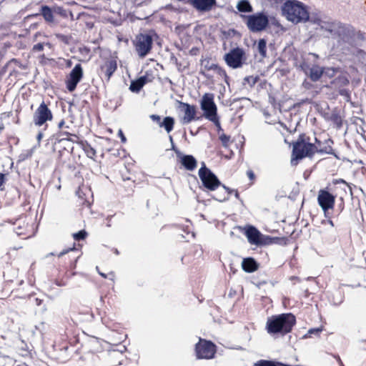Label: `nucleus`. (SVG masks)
Listing matches in <instances>:
<instances>
[{
    "mask_svg": "<svg viewBox=\"0 0 366 366\" xmlns=\"http://www.w3.org/2000/svg\"><path fill=\"white\" fill-rule=\"evenodd\" d=\"M296 323V318L292 313H282L268 317L266 330L269 335H285L290 332Z\"/></svg>",
    "mask_w": 366,
    "mask_h": 366,
    "instance_id": "obj_1",
    "label": "nucleus"
},
{
    "mask_svg": "<svg viewBox=\"0 0 366 366\" xmlns=\"http://www.w3.org/2000/svg\"><path fill=\"white\" fill-rule=\"evenodd\" d=\"M282 14L286 19L294 23L306 22L310 19L306 6L297 0H287L282 6Z\"/></svg>",
    "mask_w": 366,
    "mask_h": 366,
    "instance_id": "obj_2",
    "label": "nucleus"
},
{
    "mask_svg": "<svg viewBox=\"0 0 366 366\" xmlns=\"http://www.w3.org/2000/svg\"><path fill=\"white\" fill-rule=\"evenodd\" d=\"M337 41V47L343 52L354 45L355 31L350 25L338 22L332 36Z\"/></svg>",
    "mask_w": 366,
    "mask_h": 366,
    "instance_id": "obj_3",
    "label": "nucleus"
},
{
    "mask_svg": "<svg viewBox=\"0 0 366 366\" xmlns=\"http://www.w3.org/2000/svg\"><path fill=\"white\" fill-rule=\"evenodd\" d=\"M316 147L312 143L306 142L305 136L301 135L293 144L292 163L294 160L302 159L305 157L312 156Z\"/></svg>",
    "mask_w": 366,
    "mask_h": 366,
    "instance_id": "obj_4",
    "label": "nucleus"
},
{
    "mask_svg": "<svg viewBox=\"0 0 366 366\" xmlns=\"http://www.w3.org/2000/svg\"><path fill=\"white\" fill-rule=\"evenodd\" d=\"M247 19L246 24L249 30L252 32H258L266 29L269 24V19L263 12H259L252 15H242Z\"/></svg>",
    "mask_w": 366,
    "mask_h": 366,
    "instance_id": "obj_5",
    "label": "nucleus"
},
{
    "mask_svg": "<svg viewBox=\"0 0 366 366\" xmlns=\"http://www.w3.org/2000/svg\"><path fill=\"white\" fill-rule=\"evenodd\" d=\"M224 60L227 66L232 69L242 68L246 64L245 51L239 47L233 48L224 56Z\"/></svg>",
    "mask_w": 366,
    "mask_h": 366,
    "instance_id": "obj_6",
    "label": "nucleus"
},
{
    "mask_svg": "<svg viewBox=\"0 0 366 366\" xmlns=\"http://www.w3.org/2000/svg\"><path fill=\"white\" fill-rule=\"evenodd\" d=\"M201 109L204 112V116L211 122H217V109L214 102V94L206 93L201 100Z\"/></svg>",
    "mask_w": 366,
    "mask_h": 366,
    "instance_id": "obj_7",
    "label": "nucleus"
},
{
    "mask_svg": "<svg viewBox=\"0 0 366 366\" xmlns=\"http://www.w3.org/2000/svg\"><path fill=\"white\" fill-rule=\"evenodd\" d=\"M199 177L203 186L208 190L214 191L221 185L217 177L208 169L204 163L199 170Z\"/></svg>",
    "mask_w": 366,
    "mask_h": 366,
    "instance_id": "obj_8",
    "label": "nucleus"
},
{
    "mask_svg": "<svg viewBox=\"0 0 366 366\" xmlns=\"http://www.w3.org/2000/svg\"><path fill=\"white\" fill-rule=\"evenodd\" d=\"M153 39L150 34H139L136 36L134 46L140 58L145 57L152 48Z\"/></svg>",
    "mask_w": 366,
    "mask_h": 366,
    "instance_id": "obj_9",
    "label": "nucleus"
},
{
    "mask_svg": "<svg viewBox=\"0 0 366 366\" xmlns=\"http://www.w3.org/2000/svg\"><path fill=\"white\" fill-rule=\"evenodd\" d=\"M245 235L251 244L259 246L271 242V238L269 236L263 235L255 227L252 225L245 228Z\"/></svg>",
    "mask_w": 366,
    "mask_h": 366,
    "instance_id": "obj_10",
    "label": "nucleus"
},
{
    "mask_svg": "<svg viewBox=\"0 0 366 366\" xmlns=\"http://www.w3.org/2000/svg\"><path fill=\"white\" fill-rule=\"evenodd\" d=\"M195 351L198 359H212L216 352V346L211 341L200 339Z\"/></svg>",
    "mask_w": 366,
    "mask_h": 366,
    "instance_id": "obj_11",
    "label": "nucleus"
},
{
    "mask_svg": "<svg viewBox=\"0 0 366 366\" xmlns=\"http://www.w3.org/2000/svg\"><path fill=\"white\" fill-rule=\"evenodd\" d=\"M52 113L44 102H42L34 114L33 122L36 126H42L52 119Z\"/></svg>",
    "mask_w": 366,
    "mask_h": 366,
    "instance_id": "obj_12",
    "label": "nucleus"
},
{
    "mask_svg": "<svg viewBox=\"0 0 366 366\" xmlns=\"http://www.w3.org/2000/svg\"><path fill=\"white\" fill-rule=\"evenodd\" d=\"M82 77L83 69L80 64H77L71 71L69 77L66 81V89L71 92L74 91Z\"/></svg>",
    "mask_w": 366,
    "mask_h": 366,
    "instance_id": "obj_13",
    "label": "nucleus"
},
{
    "mask_svg": "<svg viewBox=\"0 0 366 366\" xmlns=\"http://www.w3.org/2000/svg\"><path fill=\"white\" fill-rule=\"evenodd\" d=\"M318 204L324 212L332 209L335 205V197L329 192L321 189L317 197Z\"/></svg>",
    "mask_w": 366,
    "mask_h": 366,
    "instance_id": "obj_14",
    "label": "nucleus"
},
{
    "mask_svg": "<svg viewBox=\"0 0 366 366\" xmlns=\"http://www.w3.org/2000/svg\"><path fill=\"white\" fill-rule=\"evenodd\" d=\"M187 3L197 11L204 13L212 10L217 5V0H187Z\"/></svg>",
    "mask_w": 366,
    "mask_h": 366,
    "instance_id": "obj_15",
    "label": "nucleus"
},
{
    "mask_svg": "<svg viewBox=\"0 0 366 366\" xmlns=\"http://www.w3.org/2000/svg\"><path fill=\"white\" fill-rule=\"evenodd\" d=\"M179 108L181 111L184 112V115L182 118L183 124H189L192 121L195 119L196 115V107L194 105H190L189 104L184 103L182 102H179Z\"/></svg>",
    "mask_w": 366,
    "mask_h": 366,
    "instance_id": "obj_16",
    "label": "nucleus"
},
{
    "mask_svg": "<svg viewBox=\"0 0 366 366\" xmlns=\"http://www.w3.org/2000/svg\"><path fill=\"white\" fill-rule=\"evenodd\" d=\"M39 15H41L44 19V21L49 24L54 23V12L52 7H50L46 5H42L40 7L39 13L35 14L32 15H29L26 18L37 16Z\"/></svg>",
    "mask_w": 366,
    "mask_h": 366,
    "instance_id": "obj_17",
    "label": "nucleus"
},
{
    "mask_svg": "<svg viewBox=\"0 0 366 366\" xmlns=\"http://www.w3.org/2000/svg\"><path fill=\"white\" fill-rule=\"evenodd\" d=\"M179 157L181 159L182 164L186 169L193 171L197 167V160L192 155L182 154Z\"/></svg>",
    "mask_w": 366,
    "mask_h": 366,
    "instance_id": "obj_18",
    "label": "nucleus"
},
{
    "mask_svg": "<svg viewBox=\"0 0 366 366\" xmlns=\"http://www.w3.org/2000/svg\"><path fill=\"white\" fill-rule=\"evenodd\" d=\"M242 267L244 272L252 273L257 270L259 264L254 258L247 257L243 259Z\"/></svg>",
    "mask_w": 366,
    "mask_h": 366,
    "instance_id": "obj_19",
    "label": "nucleus"
},
{
    "mask_svg": "<svg viewBox=\"0 0 366 366\" xmlns=\"http://www.w3.org/2000/svg\"><path fill=\"white\" fill-rule=\"evenodd\" d=\"M234 194V196L237 199H239V192L237 190L230 189L224 185H222V194L218 192L216 195L213 197L214 199L219 202H224L227 200L229 198V194Z\"/></svg>",
    "mask_w": 366,
    "mask_h": 366,
    "instance_id": "obj_20",
    "label": "nucleus"
},
{
    "mask_svg": "<svg viewBox=\"0 0 366 366\" xmlns=\"http://www.w3.org/2000/svg\"><path fill=\"white\" fill-rule=\"evenodd\" d=\"M315 24H317L318 26H320V30L325 31L328 32L330 36H332L334 30L335 29L338 21H325L320 19H317L314 21Z\"/></svg>",
    "mask_w": 366,
    "mask_h": 366,
    "instance_id": "obj_21",
    "label": "nucleus"
},
{
    "mask_svg": "<svg viewBox=\"0 0 366 366\" xmlns=\"http://www.w3.org/2000/svg\"><path fill=\"white\" fill-rule=\"evenodd\" d=\"M117 68V62L113 60L107 61L104 66H102V69L104 71L107 79H109L114 72Z\"/></svg>",
    "mask_w": 366,
    "mask_h": 366,
    "instance_id": "obj_22",
    "label": "nucleus"
},
{
    "mask_svg": "<svg viewBox=\"0 0 366 366\" xmlns=\"http://www.w3.org/2000/svg\"><path fill=\"white\" fill-rule=\"evenodd\" d=\"M323 74V69L319 66H313L310 69L309 76L312 81H318Z\"/></svg>",
    "mask_w": 366,
    "mask_h": 366,
    "instance_id": "obj_23",
    "label": "nucleus"
},
{
    "mask_svg": "<svg viewBox=\"0 0 366 366\" xmlns=\"http://www.w3.org/2000/svg\"><path fill=\"white\" fill-rule=\"evenodd\" d=\"M174 125V119L172 117H166L160 124V127H164L167 133L172 131Z\"/></svg>",
    "mask_w": 366,
    "mask_h": 366,
    "instance_id": "obj_24",
    "label": "nucleus"
},
{
    "mask_svg": "<svg viewBox=\"0 0 366 366\" xmlns=\"http://www.w3.org/2000/svg\"><path fill=\"white\" fill-rule=\"evenodd\" d=\"M329 120L332 122L337 129H340L342 127V118L340 114L335 111L332 112Z\"/></svg>",
    "mask_w": 366,
    "mask_h": 366,
    "instance_id": "obj_25",
    "label": "nucleus"
},
{
    "mask_svg": "<svg viewBox=\"0 0 366 366\" xmlns=\"http://www.w3.org/2000/svg\"><path fill=\"white\" fill-rule=\"evenodd\" d=\"M237 9L240 12H252V6L248 0H241L237 4Z\"/></svg>",
    "mask_w": 366,
    "mask_h": 366,
    "instance_id": "obj_26",
    "label": "nucleus"
},
{
    "mask_svg": "<svg viewBox=\"0 0 366 366\" xmlns=\"http://www.w3.org/2000/svg\"><path fill=\"white\" fill-rule=\"evenodd\" d=\"M127 350V347L124 345H121L117 350H112L109 351V355L111 358H123V353Z\"/></svg>",
    "mask_w": 366,
    "mask_h": 366,
    "instance_id": "obj_27",
    "label": "nucleus"
},
{
    "mask_svg": "<svg viewBox=\"0 0 366 366\" xmlns=\"http://www.w3.org/2000/svg\"><path fill=\"white\" fill-rule=\"evenodd\" d=\"M257 51L262 58L267 56V41L264 39H260L257 43Z\"/></svg>",
    "mask_w": 366,
    "mask_h": 366,
    "instance_id": "obj_28",
    "label": "nucleus"
},
{
    "mask_svg": "<svg viewBox=\"0 0 366 366\" xmlns=\"http://www.w3.org/2000/svg\"><path fill=\"white\" fill-rule=\"evenodd\" d=\"M83 149L89 158L93 159L96 155V150L88 143L83 145Z\"/></svg>",
    "mask_w": 366,
    "mask_h": 366,
    "instance_id": "obj_29",
    "label": "nucleus"
},
{
    "mask_svg": "<svg viewBox=\"0 0 366 366\" xmlns=\"http://www.w3.org/2000/svg\"><path fill=\"white\" fill-rule=\"evenodd\" d=\"M63 134H64L66 135V137H61L59 139V141H62V140H68V141H70L73 143H77L78 142V140H79V137H77V135L74 134H71L69 132H63Z\"/></svg>",
    "mask_w": 366,
    "mask_h": 366,
    "instance_id": "obj_30",
    "label": "nucleus"
},
{
    "mask_svg": "<svg viewBox=\"0 0 366 366\" xmlns=\"http://www.w3.org/2000/svg\"><path fill=\"white\" fill-rule=\"evenodd\" d=\"M142 88V83L138 81H132L129 86V89L133 92H139Z\"/></svg>",
    "mask_w": 366,
    "mask_h": 366,
    "instance_id": "obj_31",
    "label": "nucleus"
},
{
    "mask_svg": "<svg viewBox=\"0 0 366 366\" xmlns=\"http://www.w3.org/2000/svg\"><path fill=\"white\" fill-rule=\"evenodd\" d=\"M222 144V146L224 147H227L229 146V142L230 141V137L225 134L224 133L222 132L221 134H219V137Z\"/></svg>",
    "mask_w": 366,
    "mask_h": 366,
    "instance_id": "obj_32",
    "label": "nucleus"
},
{
    "mask_svg": "<svg viewBox=\"0 0 366 366\" xmlns=\"http://www.w3.org/2000/svg\"><path fill=\"white\" fill-rule=\"evenodd\" d=\"M216 72L218 75H219L221 77H222L224 79V81L227 84H229V82H228L229 76H227L226 71L223 68H222L219 66Z\"/></svg>",
    "mask_w": 366,
    "mask_h": 366,
    "instance_id": "obj_33",
    "label": "nucleus"
},
{
    "mask_svg": "<svg viewBox=\"0 0 366 366\" xmlns=\"http://www.w3.org/2000/svg\"><path fill=\"white\" fill-rule=\"evenodd\" d=\"M258 79L257 76H248L244 78V83H247L251 86H254Z\"/></svg>",
    "mask_w": 366,
    "mask_h": 366,
    "instance_id": "obj_34",
    "label": "nucleus"
},
{
    "mask_svg": "<svg viewBox=\"0 0 366 366\" xmlns=\"http://www.w3.org/2000/svg\"><path fill=\"white\" fill-rule=\"evenodd\" d=\"M86 232L84 230H81L73 234L74 239L75 240L79 241L86 238Z\"/></svg>",
    "mask_w": 366,
    "mask_h": 366,
    "instance_id": "obj_35",
    "label": "nucleus"
},
{
    "mask_svg": "<svg viewBox=\"0 0 366 366\" xmlns=\"http://www.w3.org/2000/svg\"><path fill=\"white\" fill-rule=\"evenodd\" d=\"M333 183L335 184H343L346 187L348 188L349 189V192L350 193L351 195H352V188H351V186L350 184H348L346 181H345L343 179H335L333 181Z\"/></svg>",
    "mask_w": 366,
    "mask_h": 366,
    "instance_id": "obj_36",
    "label": "nucleus"
},
{
    "mask_svg": "<svg viewBox=\"0 0 366 366\" xmlns=\"http://www.w3.org/2000/svg\"><path fill=\"white\" fill-rule=\"evenodd\" d=\"M339 94L340 96H342L345 100L347 102H349L350 99V92L346 89H341L339 91Z\"/></svg>",
    "mask_w": 366,
    "mask_h": 366,
    "instance_id": "obj_37",
    "label": "nucleus"
},
{
    "mask_svg": "<svg viewBox=\"0 0 366 366\" xmlns=\"http://www.w3.org/2000/svg\"><path fill=\"white\" fill-rule=\"evenodd\" d=\"M52 8H53L54 14H59V15H61L62 16H66V11L62 7H61V6H53Z\"/></svg>",
    "mask_w": 366,
    "mask_h": 366,
    "instance_id": "obj_38",
    "label": "nucleus"
},
{
    "mask_svg": "<svg viewBox=\"0 0 366 366\" xmlns=\"http://www.w3.org/2000/svg\"><path fill=\"white\" fill-rule=\"evenodd\" d=\"M322 328H312L309 330L307 335L310 337L312 335H319L320 333L322 332Z\"/></svg>",
    "mask_w": 366,
    "mask_h": 366,
    "instance_id": "obj_39",
    "label": "nucleus"
},
{
    "mask_svg": "<svg viewBox=\"0 0 366 366\" xmlns=\"http://www.w3.org/2000/svg\"><path fill=\"white\" fill-rule=\"evenodd\" d=\"M44 49V44L38 43L33 46L32 51H41Z\"/></svg>",
    "mask_w": 366,
    "mask_h": 366,
    "instance_id": "obj_40",
    "label": "nucleus"
},
{
    "mask_svg": "<svg viewBox=\"0 0 366 366\" xmlns=\"http://www.w3.org/2000/svg\"><path fill=\"white\" fill-rule=\"evenodd\" d=\"M150 118L153 122H157L159 124V126L160 127V124L162 123L160 116H159L157 114H152V115H150Z\"/></svg>",
    "mask_w": 366,
    "mask_h": 366,
    "instance_id": "obj_41",
    "label": "nucleus"
},
{
    "mask_svg": "<svg viewBox=\"0 0 366 366\" xmlns=\"http://www.w3.org/2000/svg\"><path fill=\"white\" fill-rule=\"evenodd\" d=\"M56 37L59 40H60L62 42H64L66 44L69 43V37L67 36H65L64 34H57Z\"/></svg>",
    "mask_w": 366,
    "mask_h": 366,
    "instance_id": "obj_42",
    "label": "nucleus"
},
{
    "mask_svg": "<svg viewBox=\"0 0 366 366\" xmlns=\"http://www.w3.org/2000/svg\"><path fill=\"white\" fill-rule=\"evenodd\" d=\"M219 67V66L216 64H211L209 65H205V68L207 69V70H213V71H217V68Z\"/></svg>",
    "mask_w": 366,
    "mask_h": 366,
    "instance_id": "obj_43",
    "label": "nucleus"
},
{
    "mask_svg": "<svg viewBox=\"0 0 366 366\" xmlns=\"http://www.w3.org/2000/svg\"><path fill=\"white\" fill-rule=\"evenodd\" d=\"M118 134H119V137L121 138V141L122 143H125L126 141H127V139L122 132V129H119V132H118Z\"/></svg>",
    "mask_w": 366,
    "mask_h": 366,
    "instance_id": "obj_44",
    "label": "nucleus"
},
{
    "mask_svg": "<svg viewBox=\"0 0 366 366\" xmlns=\"http://www.w3.org/2000/svg\"><path fill=\"white\" fill-rule=\"evenodd\" d=\"M64 124H65V122H64V120H63V119H62V120H61V121L59 122V124H58V127H59V129H69V126H64Z\"/></svg>",
    "mask_w": 366,
    "mask_h": 366,
    "instance_id": "obj_45",
    "label": "nucleus"
},
{
    "mask_svg": "<svg viewBox=\"0 0 366 366\" xmlns=\"http://www.w3.org/2000/svg\"><path fill=\"white\" fill-rule=\"evenodd\" d=\"M212 122L217 127L219 134H221L220 132H222V129L221 127V125H220V123H219V118L217 117V122L215 121Z\"/></svg>",
    "mask_w": 366,
    "mask_h": 366,
    "instance_id": "obj_46",
    "label": "nucleus"
},
{
    "mask_svg": "<svg viewBox=\"0 0 366 366\" xmlns=\"http://www.w3.org/2000/svg\"><path fill=\"white\" fill-rule=\"evenodd\" d=\"M117 360H114V361H112V363L113 364V365L114 366H117V365H119L122 364V360L123 358H121V359H118V358H116Z\"/></svg>",
    "mask_w": 366,
    "mask_h": 366,
    "instance_id": "obj_47",
    "label": "nucleus"
},
{
    "mask_svg": "<svg viewBox=\"0 0 366 366\" xmlns=\"http://www.w3.org/2000/svg\"><path fill=\"white\" fill-rule=\"evenodd\" d=\"M172 150H174V151L176 152V154H177V157H180V155H182V153H181V152H179V151L176 148V147H175V145H174V143H173V144H172Z\"/></svg>",
    "mask_w": 366,
    "mask_h": 366,
    "instance_id": "obj_48",
    "label": "nucleus"
},
{
    "mask_svg": "<svg viewBox=\"0 0 366 366\" xmlns=\"http://www.w3.org/2000/svg\"><path fill=\"white\" fill-rule=\"evenodd\" d=\"M247 174L248 177L249 178V179H251V180L254 179V174L252 170H248L247 172Z\"/></svg>",
    "mask_w": 366,
    "mask_h": 366,
    "instance_id": "obj_49",
    "label": "nucleus"
},
{
    "mask_svg": "<svg viewBox=\"0 0 366 366\" xmlns=\"http://www.w3.org/2000/svg\"><path fill=\"white\" fill-rule=\"evenodd\" d=\"M73 249H74V248H69V249H64V250H63L62 252H61L58 254V256H59V257H62L63 255H64L65 254L68 253L69 251H71V250H73Z\"/></svg>",
    "mask_w": 366,
    "mask_h": 366,
    "instance_id": "obj_50",
    "label": "nucleus"
},
{
    "mask_svg": "<svg viewBox=\"0 0 366 366\" xmlns=\"http://www.w3.org/2000/svg\"><path fill=\"white\" fill-rule=\"evenodd\" d=\"M138 81L142 83V87L144 86V84L147 83V77L146 76H141L138 79Z\"/></svg>",
    "mask_w": 366,
    "mask_h": 366,
    "instance_id": "obj_51",
    "label": "nucleus"
},
{
    "mask_svg": "<svg viewBox=\"0 0 366 366\" xmlns=\"http://www.w3.org/2000/svg\"><path fill=\"white\" fill-rule=\"evenodd\" d=\"M68 129H61V131L58 134V137L59 139L61 137H66V135L64 134H63V132H68L67 131Z\"/></svg>",
    "mask_w": 366,
    "mask_h": 366,
    "instance_id": "obj_52",
    "label": "nucleus"
},
{
    "mask_svg": "<svg viewBox=\"0 0 366 366\" xmlns=\"http://www.w3.org/2000/svg\"><path fill=\"white\" fill-rule=\"evenodd\" d=\"M15 232L18 235H22L24 234V232L21 231V227H18L15 229Z\"/></svg>",
    "mask_w": 366,
    "mask_h": 366,
    "instance_id": "obj_53",
    "label": "nucleus"
},
{
    "mask_svg": "<svg viewBox=\"0 0 366 366\" xmlns=\"http://www.w3.org/2000/svg\"><path fill=\"white\" fill-rule=\"evenodd\" d=\"M5 180V175L2 173H0V186L3 184Z\"/></svg>",
    "mask_w": 366,
    "mask_h": 366,
    "instance_id": "obj_54",
    "label": "nucleus"
},
{
    "mask_svg": "<svg viewBox=\"0 0 366 366\" xmlns=\"http://www.w3.org/2000/svg\"><path fill=\"white\" fill-rule=\"evenodd\" d=\"M42 137H43V133L41 132H39V134H37V137H36V139H37V141H38L39 143L41 140Z\"/></svg>",
    "mask_w": 366,
    "mask_h": 366,
    "instance_id": "obj_55",
    "label": "nucleus"
},
{
    "mask_svg": "<svg viewBox=\"0 0 366 366\" xmlns=\"http://www.w3.org/2000/svg\"><path fill=\"white\" fill-rule=\"evenodd\" d=\"M300 67L302 69V70H303L306 74L307 73V71H306V69L307 67V64L305 63H303L300 65Z\"/></svg>",
    "mask_w": 366,
    "mask_h": 366,
    "instance_id": "obj_56",
    "label": "nucleus"
},
{
    "mask_svg": "<svg viewBox=\"0 0 366 366\" xmlns=\"http://www.w3.org/2000/svg\"><path fill=\"white\" fill-rule=\"evenodd\" d=\"M112 216H108L107 219L108 221V223L107 224V227H111V224H110V222H111V219H112Z\"/></svg>",
    "mask_w": 366,
    "mask_h": 366,
    "instance_id": "obj_57",
    "label": "nucleus"
},
{
    "mask_svg": "<svg viewBox=\"0 0 366 366\" xmlns=\"http://www.w3.org/2000/svg\"><path fill=\"white\" fill-rule=\"evenodd\" d=\"M35 301H36V305H40L42 302V300L39 298H36Z\"/></svg>",
    "mask_w": 366,
    "mask_h": 366,
    "instance_id": "obj_58",
    "label": "nucleus"
},
{
    "mask_svg": "<svg viewBox=\"0 0 366 366\" xmlns=\"http://www.w3.org/2000/svg\"><path fill=\"white\" fill-rule=\"evenodd\" d=\"M134 3L137 6H140L142 5V1L139 2L138 0H134Z\"/></svg>",
    "mask_w": 366,
    "mask_h": 366,
    "instance_id": "obj_59",
    "label": "nucleus"
},
{
    "mask_svg": "<svg viewBox=\"0 0 366 366\" xmlns=\"http://www.w3.org/2000/svg\"><path fill=\"white\" fill-rule=\"evenodd\" d=\"M325 216L327 217V218H330V212H328V210L325 212Z\"/></svg>",
    "mask_w": 366,
    "mask_h": 366,
    "instance_id": "obj_60",
    "label": "nucleus"
},
{
    "mask_svg": "<svg viewBox=\"0 0 366 366\" xmlns=\"http://www.w3.org/2000/svg\"><path fill=\"white\" fill-rule=\"evenodd\" d=\"M327 222L330 224V225H331L332 227H334V223L330 219H329L327 220Z\"/></svg>",
    "mask_w": 366,
    "mask_h": 366,
    "instance_id": "obj_61",
    "label": "nucleus"
},
{
    "mask_svg": "<svg viewBox=\"0 0 366 366\" xmlns=\"http://www.w3.org/2000/svg\"><path fill=\"white\" fill-rule=\"evenodd\" d=\"M99 272V274L102 277H103L104 278H107V274H106L102 273V272Z\"/></svg>",
    "mask_w": 366,
    "mask_h": 366,
    "instance_id": "obj_62",
    "label": "nucleus"
},
{
    "mask_svg": "<svg viewBox=\"0 0 366 366\" xmlns=\"http://www.w3.org/2000/svg\"><path fill=\"white\" fill-rule=\"evenodd\" d=\"M169 142H171V144H173L174 141H173V138H172V136H169Z\"/></svg>",
    "mask_w": 366,
    "mask_h": 366,
    "instance_id": "obj_63",
    "label": "nucleus"
},
{
    "mask_svg": "<svg viewBox=\"0 0 366 366\" xmlns=\"http://www.w3.org/2000/svg\"><path fill=\"white\" fill-rule=\"evenodd\" d=\"M67 66H71V61L70 60H69L67 61V64H66Z\"/></svg>",
    "mask_w": 366,
    "mask_h": 366,
    "instance_id": "obj_64",
    "label": "nucleus"
}]
</instances>
